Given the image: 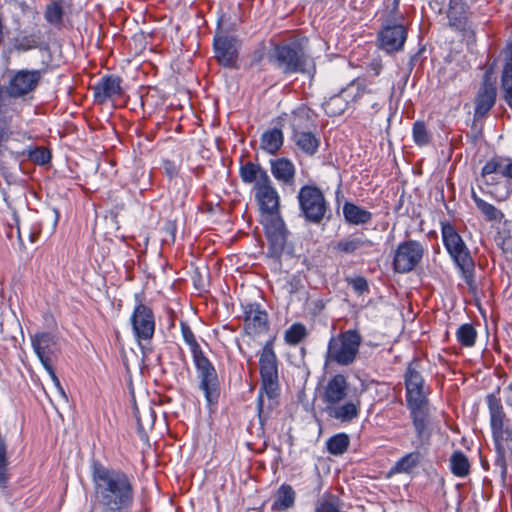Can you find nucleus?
Wrapping results in <instances>:
<instances>
[{"mask_svg": "<svg viewBox=\"0 0 512 512\" xmlns=\"http://www.w3.org/2000/svg\"><path fill=\"white\" fill-rule=\"evenodd\" d=\"M92 477L101 512H129L134 502L131 477L100 464L94 466Z\"/></svg>", "mask_w": 512, "mask_h": 512, "instance_id": "nucleus-1", "label": "nucleus"}, {"mask_svg": "<svg viewBox=\"0 0 512 512\" xmlns=\"http://www.w3.org/2000/svg\"><path fill=\"white\" fill-rule=\"evenodd\" d=\"M480 181L485 192L496 201H506L512 195V158L495 154L481 168Z\"/></svg>", "mask_w": 512, "mask_h": 512, "instance_id": "nucleus-2", "label": "nucleus"}, {"mask_svg": "<svg viewBox=\"0 0 512 512\" xmlns=\"http://www.w3.org/2000/svg\"><path fill=\"white\" fill-rule=\"evenodd\" d=\"M260 375H261V389L258 396V412L259 417L262 418L264 413V399L275 401L279 396V381H278V365L276 354L271 347L267 344L262 349L260 358Z\"/></svg>", "mask_w": 512, "mask_h": 512, "instance_id": "nucleus-3", "label": "nucleus"}, {"mask_svg": "<svg viewBox=\"0 0 512 512\" xmlns=\"http://www.w3.org/2000/svg\"><path fill=\"white\" fill-rule=\"evenodd\" d=\"M361 342V334L356 329H349L332 336L327 345L326 361L341 366L351 365L357 358Z\"/></svg>", "mask_w": 512, "mask_h": 512, "instance_id": "nucleus-4", "label": "nucleus"}, {"mask_svg": "<svg viewBox=\"0 0 512 512\" xmlns=\"http://www.w3.org/2000/svg\"><path fill=\"white\" fill-rule=\"evenodd\" d=\"M441 236L443 245L465 277L471 275L474 262L470 251L455 227L449 222L441 223Z\"/></svg>", "mask_w": 512, "mask_h": 512, "instance_id": "nucleus-5", "label": "nucleus"}, {"mask_svg": "<svg viewBox=\"0 0 512 512\" xmlns=\"http://www.w3.org/2000/svg\"><path fill=\"white\" fill-rule=\"evenodd\" d=\"M297 199L300 211L307 221L318 224L323 220L328 209V203L318 187L313 185L302 186Z\"/></svg>", "mask_w": 512, "mask_h": 512, "instance_id": "nucleus-6", "label": "nucleus"}, {"mask_svg": "<svg viewBox=\"0 0 512 512\" xmlns=\"http://www.w3.org/2000/svg\"><path fill=\"white\" fill-rule=\"evenodd\" d=\"M274 58L276 66L285 74L304 73L309 60L303 48L296 43L276 45Z\"/></svg>", "mask_w": 512, "mask_h": 512, "instance_id": "nucleus-7", "label": "nucleus"}, {"mask_svg": "<svg viewBox=\"0 0 512 512\" xmlns=\"http://www.w3.org/2000/svg\"><path fill=\"white\" fill-rule=\"evenodd\" d=\"M193 363L199 380V389L209 405L216 404L220 397V381L213 363L204 355Z\"/></svg>", "mask_w": 512, "mask_h": 512, "instance_id": "nucleus-8", "label": "nucleus"}, {"mask_svg": "<svg viewBox=\"0 0 512 512\" xmlns=\"http://www.w3.org/2000/svg\"><path fill=\"white\" fill-rule=\"evenodd\" d=\"M407 407L429 404V389L419 371V362L414 360L406 368L404 375Z\"/></svg>", "mask_w": 512, "mask_h": 512, "instance_id": "nucleus-9", "label": "nucleus"}, {"mask_svg": "<svg viewBox=\"0 0 512 512\" xmlns=\"http://www.w3.org/2000/svg\"><path fill=\"white\" fill-rule=\"evenodd\" d=\"M365 78H356L351 81L346 88L342 89L338 95L329 98L325 103V111L331 116L342 114L347 108L349 100L357 101L364 94L370 93Z\"/></svg>", "mask_w": 512, "mask_h": 512, "instance_id": "nucleus-10", "label": "nucleus"}, {"mask_svg": "<svg viewBox=\"0 0 512 512\" xmlns=\"http://www.w3.org/2000/svg\"><path fill=\"white\" fill-rule=\"evenodd\" d=\"M42 76L41 70L20 69L12 74L4 93L10 98H23L36 90Z\"/></svg>", "mask_w": 512, "mask_h": 512, "instance_id": "nucleus-11", "label": "nucleus"}, {"mask_svg": "<svg viewBox=\"0 0 512 512\" xmlns=\"http://www.w3.org/2000/svg\"><path fill=\"white\" fill-rule=\"evenodd\" d=\"M136 304L130 317L132 331L137 340H151L155 333V316L150 306L143 303L138 295Z\"/></svg>", "mask_w": 512, "mask_h": 512, "instance_id": "nucleus-12", "label": "nucleus"}, {"mask_svg": "<svg viewBox=\"0 0 512 512\" xmlns=\"http://www.w3.org/2000/svg\"><path fill=\"white\" fill-rule=\"evenodd\" d=\"M424 254L423 245L416 240L400 243L395 251L393 266L398 273L412 271L421 261Z\"/></svg>", "mask_w": 512, "mask_h": 512, "instance_id": "nucleus-13", "label": "nucleus"}, {"mask_svg": "<svg viewBox=\"0 0 512 512\" xmlns=\"http://www.w3.org/2000/svg\"><path fill=\"white\" fill-rule=\"evenodd\" d=\"M415 431L417 448L429 446L433 435L430 405L407 407Z\"/></svg>", "mask_w": 512, "mask_h": 512, "instance_id": "nucleus-14", "label": "nucleus"}, {"mask_svg": "<svg viewBox=\"0 0 512 512\" xmlns=\"http://www.w3.org/2000/svg\"><path fill=\"white\" fill-rule=\"evenodd\" d=\"M445 12L451 29L463 36H474L475 32L471 22L472 13L465 0H449Z\"/></svg>", "mask_w": 512, "mask_h": 512, "instance_id": "nucleus-15", "label": "nucleus"}, {"mask_svg": "<svg viewBox=\"0 0 512 512\" xmlns=\"http://www.w3.org/2000/svg\"><path fill=\"white\" fill-rule=\"evenodd\" d=\"M407 39V30L403 24L386 23L378 33V46L387 54L402 51Z\"/></svg>", "mask_w": 512, "mask_h": 512, "instance_id": "nucleus-16", "label": "nucleus"}, {"mask_svg": "<svg viewBox=\"0 0 512 512\" xmlns=\"http://www.w3.org/2000/svg\"><path fill=\"white\" fill-rule=\"evenodd\" d=\"M242 310L246 334L256 336L268 331V314L260 303L253 302L243 304Z\"/></svg>", "mask_w": 512, "mask_h": 512, "instance_id": "nucleus-17", "label": "nucleus"}, {"mask_svg": "<svg viewBox=\"0 0 512 512\" xmlns=\"http://www.w3.org/2000/svg\"><path fill=\"white\" fill-rule=\"evenodd\" d=\"M31 344L42 365L52 363L59 352V337L51 332L36 333Z\"/></svg>", "mask_w": 512, "mask_h": 512, "instance_id": "nucleus-18", "label": "nucleus"}, {"mask_svg": "<svg viewBox=\"0 0 512 512\" xmlns=\"http://www.w3.org/2000/svg\"><path fill=\"white\" fill-rule=\"evenodd\" d=\"M215 57L225 67H233L238 58V39L227 34L215 35L213 41Z\"/></svg>", "mask_w": 512, "mask_h": 512, "instance_id": "nucleus-19", "label": "nucleus"}, {"mask_svg": "<svg viewBox=\"0 0 512 512\" xmlns=\"http://www.w3.org/2000/svg\"><path fill=\"white\" fill-rule=\"evenodd\" d=\"M253 191L259 208L263 213L273 215L278 212L280 197L271 179L258 185Z\"/></svg>", "mask_w": 512, "mask_h": 512, "instance_id": "nucleus-20", "label": "nucleus"}, {"mask_svg": "<svg viewBox=\"0 0 512 512\" xmlns=\"http://www.w3.org/2000/svg\"><path fill=\"white\" fill-rule=\"evenodd\" d=\"M497 100V88L495 84L480 86L474 98V120L486 118L495 106Z\"/></svg>", "mask_w": 512, "mask_h": 512, "instance_id": "nucleus-21", "label": "nucleus"}, {"mask_svg": "<svg viewBox=\"0 0 512 512\" xmlns=\"http://www.w3.org/2000/svg\"><path fill=\"white\" fill-rule=\"evenodd\" d=\"M121 78L115 75L104 76L93 87L94 99L98 104H103L110 99L121 96Z\"/></svg>", "mask_w": 512, "mask_h": 512, "instance_id": "nucleus-22", "label": "nucleus"}, {"mask_svg": "<svg viewBox=\"0 0 512 512\" xmlns=\"http://www.w3.org/2000/svg\"><path fill=\"white\" fill-rule=\"evenodd\" d=\"M499 392L500 388L498 387L495 392L489 393L485 398L492 434L500 433L501 426H503L507 420Z\"/></svg>", "mask_w": 512, "mask_h": 512, "instance_id": "nucleus-23", "label": "nucleus"}, {"mask_svg": "<svg viewBox=\"0 0 512 512\" xmlns=\"http://www.w3.org/2000/svg\"><path fill=\"white\" fill-rule=\"evenodd\" d=\"M348 390V382L344 375L336 374L331 377L325 387L323 401L326 406L339 404L345 399Z\"/></svg>", "mask_w": 512, "mask_h": 512, "instance_id": "nucleus-24", "label": "nucleus"}, {"mask_svg": "<svg viewBox=\"0 0 512 512\" xmlns=\"http://www.w3.org/2000/svg\"><path fill=\"white\" fill-rule=\"evenodd\" d=\"M373 247V242L364 236L350 235L336 243L334 249L344 254H366Z\"/></svg>", "mask_w": 512, "mask_h": 512, "instance_id": "nucleus-25", "label": "nucleus"}, {"mask_svg": "<svg viewBox=\"0 0 512 512\" xmlns=\"http://www.w3.org/2000/svg\"><path fill=\"white\" fill-rule=\"evenodd\" d=\"M270 169L273 177L280 183L292 185L295 179V165L285 157L270 160Z\"/></svg>", "mask_w": 512, "mask_h": 512, "instance_id": "nucleus-26", "label": "nucleus"}, {"mask_svg": "<svg viewBox=\"0 0 512 512\" xmlns=\"http://www.w3.org/2000/svg\"><path fill=\"white\" fill-rule=\"evenodd\" d=\"M288 119L292 134H296L299 131H306L312 124V118L310 115V109L305 105H300L294 109L291 114L284 113L279 117V120Z\"/></svg>", "mask_w": 512, "mask_h": 512, "instance_id": "nucleus-27", "label": "nucleus"}, {"mask_svg": "<svg viewBox=\"0 0 512 512\" xmlns=\"http://www.w3.org/2000/svg\"><path fill=\"white\" fill-rule=\"evenodd\" d=\"M239 175L245 184H253V190L270 179L264 168L250 161L240 166Z\"/></svg>", "mask_w": 512, "mask_h": 512, "instance_id": "nucleus-28", "label": "nucleus"}, {"mask_svg": "<svg viewBox=\"0 0 512 512\" xmlns=\"http://www.w3.org/2000/svg\"><path fill=\"white\" fill-rule=\"evenodd\" d=\"M296 492L289 484L283 483L279 486L274 495L271 505L273 512H284L295 505Z\"/></svg>", "mask_w": 512, "mask_h": 512, "instance_id": "nucleus-29", "label": "nucleus"}, {"mask_svg": "<svg viewBox=\"0 0 512 512\" xmlns=\"http://www.w3.org/2000/svg\"><path fill=\"white\" fill-rule=\"evenodd\" d=\"M292 140L296 147L307 156H314L320 147V138L311 131H299L292 134Z\"/></svg>", "mask_w": 512, "mask_h": 512, "instance_id": "nucleus-30", "label": "nucleus"}, {"mask_svg": "<svg viewBox=\"0 0 512 512\" xmlns=\"http://www.w3.org/2000/svg\"><path fill=\"white\" fill-rule=\"evenodd\" d=\"M284 143V134L281 128L265 130L260 137V148L269 155H275Z\"/></svg>", "mask_w": 512, "mask_h": 512, "instance_id": "nucleus-31", "label": "nucleus"}, {"mask_svg": "<svg viewBox=\"0 0 512 512\" xmlns=\"http://www.w3.org/2000/svg\"><path fill=\"white\" fill-rule=\"evenodd\" d=\"M326 411L330 417L340 420L341 422H350L357 418L360 411V401L346 402L342 405L326 406Z\"/></svg>", "mask_w": 512, "mask_h": 512, "instance_id": "nucleus-32", "label": "nucleus"}, {"mask_svg": "<svg viewBox=\"0 0 512 512\" xmlns=\"http://www.w3.org/2000/svg\"><path fill=\"white\" fill-rule=\"evenodd\" d=\"M266 234L274 249L282 250L287 240V230L281 219L272 220L266 227Z\"/></svg>", "mask_w": 512, "mask_h": 512, "instance_id": "nucleus-33", "label": "nucleus"}, {"mask_svg": "<svg viewBox=\"0 0 512 512\" xmlns=\"http://www.w3.org/2000/svg\"><path fill=\"white\" fill-rule=\"evenodd\" d=\"M343 215L349 224L361 225L367 224L372 219V213L352 202H345L343 205Z\"/></svg>", "mask_w": 512, "mask_h": 512, "instance_id": "nucleus-34", "label": "nucleus"}, {"mask_svg": "<svg viewBox=\"0 0 512 512\" xmlns=\"http://www.w3.org/2000/svg\"><path fill=\"white\" fill-rule=\"evenodd\" d=\"M16 160L27 157L33 163L43 166L50 162L51 152L44 146H29L23 151L13 153Z\"/></svg>", "mask_w": 512, "mask_h": 512, "instance_id": "nucleus-35", "label": "nucleus"}, {"mask_svg": "<svg viewBox=\"0 0 512 512\" xmlns=\"http://www.w3.org/2000/svg\"><path fill=\"white\" fill-rule=\"evenodd\" d=\"M471 198L487 221H500L504 217L501 210L479 197L474 189L471 190Z\"/></svg>", "mask_w": 512, "mask_h": 512, "instance_id": "nucleus-36", "label": "nucleus"}, {"mask_svg": "<svg viewBox=\"0 0 512 512\" xmlns=\"http://www.w3.org/2000/svg\"><path fill=\"white\" fill-rule=\"evenodd\" d=\"M180 330H181L183 340L190 348V352L192 354L193 360H195L201 356H204L205 354L202 351L200 345L198 344V342L196 340V336H195L194 332L192 331V329L190 328V326L188 325V323L181 321L180 322Z\"/></svg>", "mask_w": 512, "mask_h": 512, "instance_id": "nucleus-37", "label": "nucleus"}, {"mask_svg": "<svg viewBox=\"0 0 512 512\" xmlns=\"http://www.w3.org/2000/svg\"><path fill=\"white\" fill-rule=\"evenodd\" d=\"M64 0H54L47 5L44 13L45 20L53 25L60 26L64 15Z\"/></svg>", "mask_w": 512, "mask_h": 512, "instance_id": "nucleus-38", "label": "nucleus"}, {"mask_svg": "<svg viewBox=\"0 0 512 512\" xmlns=\"http://www.w3.org/2000/svg\"><path fill=\"white\" fill-rule=\"evenodd\" d=\"M451 472L457 477H465L470 470L468 458L462 451H455L450 457Z\"/></svg>", "mask_w": 512, "mask_h": 512, "instance_id": "nucleus-39", "label": "nucleus"}, {"mask_svg": "<svg viewBox=\"0 0 512 512\" xmlns=\"http://www.w3.org/2000/svg\"><path fill=\"white\" fill-rule=\"evenodd\" d=\"M412 138L419 147H424L431 143L432 134L424 121L418 120L413 123Z\"/></svg>", "mask_w": 512, "mask_h": 512, "instance_id": "nucleus-40", "label": "nucleus"}, {"mask_svg": "<svg viewBox=\"0 0 512 512\" xmlns=\"http://www.w3.org/2000/svg\"><path fill=\"white\" fill-rule=\"evenodd\" d=\"M349 437L345 433H339L330 437L327 442V450L332 455H342L349 447Z\"/></svg>", "mask_w": 512, "mask_h": 512, "instance_id": "nucleus-41", "label": "nucleus"}, {"mask_svg": "<svg viewBox=\"0 0 512 512\" xmlns=\"http://www.w3.org/2000/svg\"><path fill=\"white\" fill-rule=\"evenodd\" d=\"M41 42V32H35L27 35H21L15 38L14 47L18 51H28L39 47Z\"/></svg>", "mask_w": 512, "mask_h": 512, "instance_id": "nucleus-42", "label": "nucleus"}, {"mask_svg": "<svg viewBox=\"0 0 512 512\" xmlns=\"http://www.w3.org/2000/svg\"><path fill=\"white\" fill-rule=\"evenodd\" d=\"M456 338L460 345L464 347H473L476 342L477 332L472 324L465 323L458 327Z\"/></svg>", "mask_w": 512, "mask_h": 512, "instance_id": "nucleus-43", "label": "nucleus"}, {"mask_svg": "<svg viewBox=\"0 0 512 512\" xmlns=\"http://www.w3.org/2000/svg\"><path fill=\"white\" fill-rule=\"evenodd\" d=\"M420 460L419 451L407 453L395 463V470L399 473H408L420 463Z\"/></svg>", "mask_w": 512, "mask_h": 512, "instance_id": "nucleus-44", "label": "nucleus"}, {"mask_svg": "<svg viewBox=\"0 0 512 512\" xmlns=\"http://www.w3.org/2000/svg\"><path fill=\"white\" fill-rule=\"evenodd\" d=\"M307 329L302 323L292 324L285 332L284 339L289 345L295 346L305 339Z\"/></svg>", "mask_w": 512, "mask_h": 512, "instance_id": "nucleus-45", "label": "nucleus"}, {"mask_svg": "<svg viewBox=\"0 0 512 512\" xmlns=\"http://www.w3.org/2000/svg\"><path fill=\"white\" fill-rule=\"evenodd\" d=\"M315 512H340L338 499L333 496L323 498L316 504Z\"/></svg>", "mask_w": 512, "mask_h": 512, "instance_id": "nucleus-46", "label": "nucleus"}, {"mask_svg": "<svg viewBox=\"0 0 512 512\" xmlns=\"http://www.w3.org/2000/svg\"><path fill=\"white\" fill-rule=\"evenodd\" d=\"M9 479L6 448H0V487L4 488Z\"/></svg>", "mask_w": 512, "mask_h": 512, "instance_id": "nucleus-47", "label": "nucleus"}, {"mask_svg": "<svg viewBox=\"0 0 512 512\" xmlns=\"http://www.w3.org/2000/svg\"><path fill=\"white\" fill-rule=\"evenodd\" d=\"M43 367L45 368V370L47 371V373L49 374L54 386L56 387V389L58 390V392L63 396V397H66V394H65V391L60 383V380L59 378L57 377L56 373H55V370L52 366V363H48V364H44Z\"/></svg>", "mask_w": 512, "mask_h": 512, "instance_id": "nucleus-48", "label": "nucleus"}, {"mask_svg": "<svg viewBox=\"0 0 512 512\" xmlns=\"http://www.w3.org/2000/svg\"><path fill=\"white\" fill-rule=\"evenodd\" d=\"M350 284H351L352 288L360 294L364 293L365 291H368L367 281L363 277H356V278L352 279L350 281Z\"/></svg>", "mask_w": 512, "mask_h": 512, "instance_id": "nucleus-49", "label": "nucleus"}, {"mask_svg": "<svg viewBox=\"0 0 512 512\" xmlns=\"http://www.w3.org/2000/svg\"><path fill=\"white\" fill-rule=\"evenodd\" d=\"M383 64L380 58L373 59L367 66V71L373 76H379L382 72Z\"/></svg>", "mask_w": 512, "mask_h": 512, "instance_id": "nucleus-50", "label": "nucleus"}, {"mask_svg": "<svg viewBox=\"0 0 512 512\" xmlns=\"http://www.w3.org/2000/svg\"><path fill=\"white\" fill-rule=\"evenodd\" d=\"M163 167H164V170L166 172V174L172 178L174 176H176L178 174V168L177 166L175 165L174 162L170 161V160H165L164 163H163Z\"/></svg>", "mask_w": 512, "mask_h": 512, "instance_id": "nucleus-51", "label": "nucleus"}, {"mask_svg": "<svg viewBox=\"0 0 512 512\" xmlns=\"http://www.w3.org/2000/svg\"><path fill=\"white\" fill-rule=\"evenodd\" d=\"M494 74V68L493 66L489 67L483 77H482V82H481V85L480 86H487L489 84H495V82L492 80V76Z\"/></svg>", "mask_w": 512, "mask_h": 512, "instance_id": "nucleus-52", "label": "nucleus"}, {"mask_svg": "<svg viewBox=\"0 0 512 512\" xmlns=\"http://www.w3.org/2000/svg\"><path fill=\"white\" fill-rule=\"evenodd\" d=\"M504 399L506 404L512 408V383L504 388Z\"/></svg>", "mask_w": 512, "mask_h": 512, "instance_id": "nucleus-53", "label": "nucleus"}, {"mask_svg": "<svg viewBox=\"0 0 512 512\" xmlns=\"http://www.w3.org/2000/svg\"><path fill=\"white\" fill-rule=\"evenodd\" d=\"M7 137L5 135V131L4 129L0 128V144L3 142V141H6Z\"/></svg>", "mask_w": 512, "mask_h": 512, "instance_id": "nucleus-54", "label": "nucleus"}, {"mask_svg": "<svg viewBox=\"0 0 512 512\" xmlns=\"http://www.w3.org/2000/svg\"><path fill=\"white\" fill-rule=\"evenodd\" d=\"M22 137H23V138H27V139H30V138H31V137H30V135H29L28 133H26V132H24V133L22 134Z\"/></svg>", "mask_w": 512, "mask_h": 512, "instance_id": "nucleus-55", "label": "nucleus"}, {"mask_svg": "<svg viewBox=\"0 0 512 512\" xmlns=\"http://www.w3.org/2000/svg\"><path fill=\"white\" fill-rule=\"evenodd\" d=\"M398 7V0H394V8L396 9Z\"/></svg>", "mask_w": 512, "mask_h": 512, "instance_id": "nucleus-56", "label": "nucleus"}, {"mask_svg": "<svg viewBox=\"0 0 512 512\" xmlns=\"http://www.w3.org/2000/svg\"><path fill=\"white\" fill-rule=\"evenodd\" d=\"M372 107H373L374 109H378V104H377V103H375V104H373V106H372Z\"/></svg>", "mask_w": 512, "mask_h": 512, "instance_id": "nucleus-57", "label": "nucleus"}]
</instances>
